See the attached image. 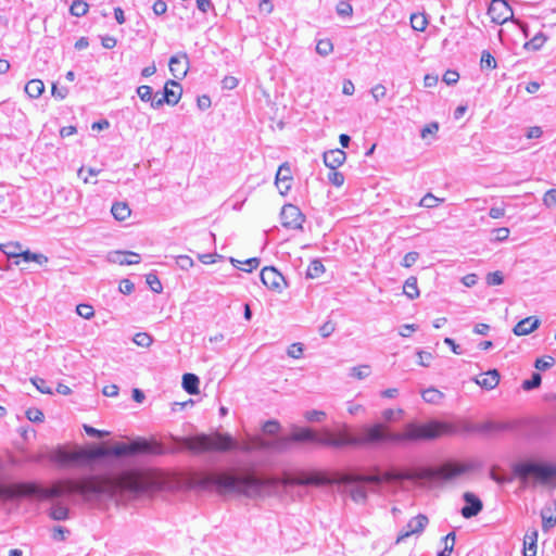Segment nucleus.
I'll return each mask as SVG.
<instances>
[{
	"label": "nucleus",
	"mask_w": 556,
	"mask_h": 556,
	"mask_svg": "<svg viewBox=\"0 0 556 556\" xmlns=\"http://www.w3.org/2000/svg\"><path fill=\"white\" fill-rule=\"evenodd\" d=\"M147 490L148 482L140 473L126 471L115 479L98 475L84 476L78 479H62L50 488H45L37 482L0 484V500L22 497L52 500L63 495H78L87 503H98L113 497L117 492L139 494Z\"/></svg>",
	"instance_id": "1"
},
{
	"label": "nucleus",
	"mask_w": 556,
	"mask_h": 556,
	"mask_svg": "<svg viewBox=\"0 0 556 556\" xmlns=\"http://www.w3.org/2000/svg\"><path fill=\"white\" fill-rule=\"evenodd\" d=\"M446 428L444 424L430 421L424 425L407 424L404 432H392L388 426L376 422L362 428L359 435H354L348 427L334 432L330 429L318 431V446L343 448L346 446H369L381 443H401L404 441L433 440Z\"/></svg>",
	"instance_id": "2"
},
{
	"label": "nucleus",
	"mask_w": 556,
	"mask_h": 556,
	"mask_svg": "<svg viewBox=\"0 0 556 556\" xmlns=\"http://www.w3.org/2000/svg\"><path fill=\"white\" fill-rule=\"evenodd\" d=\"M163 453V446L157 442L148 441L139 438L130 443H116L111 448L96 446L93 448H77L67 451L59 446L52 450L47 455L48 459L60 466H67L71 464H88L92 460L104 458L108 456H131L138 454H154L160 455Z\"/></svg>",
	"instance_id": "3"
},
{
	"label": "nucleus",
	"mask_w": 556,
	"mask_h": 556,
	"mask_svg": "<svg viewBox=\"0 0 556 556\" xmlns=\"http://www.w3.org/2000/svg\"><path fill=\"white\" fill-rule=\"evenodd\" d=\"M197 485L220 495L238 494L255 497L262 494L266 482L253 473L239 475L235 470L205 472L198 477Z\"/></svg>",
	"instance_id": "4"
},
{
	"label": "nucleus",
	"mask_w": 556,
	"mask_h": 556,
	"mask_svg": "<svg viewBox=\"0 0 556 556\" xmlns=\"http://www.w3.org/2000/svg\"><path fill=\"white\" fill-rule=\"evenodd\" d=\"M469 469V465L448 462L440 467H424L406 471L389 470L384 472V481H450L467 472Z\"/></svg>",
	"instance_id": "5"
},
{
	"label": "nucleus",
	"mask_w": 556,
	"mask_h": 556,
	"mask_svg": "<svg viewBox=\"0 0 556 556\" xmlns=\"http://www.w3.org/2000/svg\"><path fill=\"white\" fill-rule=\"evenodd\" d=\"M174 440L181 448L193 453L227 452L238 445L231 435L219 432L213 435L201 433L193 437L175 438Z\"/></svg>",
	"instance_id": "6"
},
{
	"label": "nucleus",
	"mask_w": 556,
	"mask_h": 556,
	"mask_svg": "<svg viewBox=\"0 0 556 556\" xmlns=\"http://www.w3.org/2000/svg\"><path fill=\"white\" fill-rule=\"evenodd\" d=\"M318 431L311 428H299L290 435L279 437L274 440L256 439L255 448L282 453L288 451L293 442H309L318 445Z\"/></svg>",
	"instance_id": "7"
},
{
	"label": "nucleus",
	"mask_w": 556,
	"mask_h": 556,
	"mask_svg": "<svg viewBox=\"0 0 556 556\" xmlns=\"http://www.w3.org/2000/svg\"><path fill=\"white\" fill-rule=\"evenodd\" d=\"M513 472L522 481H527L529 477H534L538 481L545 484L556 477V467L535 462H520L513 466Z\"/></svg>",
	"instance_id": "8"
},
{
	"label": "nucleus",
	"mask_w": 556,
	"mask_h": 556,
	"mask_svg": "<svg viewBox=\"0 0 556 556\" xmlns=\"http://www.w3.org/2000/svg\"><path fill=\"white\" fill-rule=\"evenodd\" d=\"M281 225L292 230H303L305 215L293 204H285L280 212Z\"/></svg>",
	"instance_id": "9"
},
{
	"label": "nucleus",
	"mask_w": 556,
	"mask_h": 556,
	"mask_svg": "<svg viewBox=\"0 0 556 556\" xmlns=\"http://www.w3.org/2000/svg\"><path fill=\"white\" fill-rule=\"evenodd\" d=\"M181 94H182L181 85L179 83H177L176 80L169 79L166 81V84L164 86L162 100H153L152 108L159 109L165 103L168 105H176L179 102Z\"/></svg>",
	"instance_id": "10"
},
{
	"label": "nucleus",
	"mask_w": 556,
	"mask_h": 556,
	"mask_svg": "<svg viewBox=\"0 0 556 556\" xmlns=\"http://www.w3.org/2000/svg\"><path fill=\"white\" fill-rule=\"evenodd\" d=\"M260 276L263 285L269 290L281 292L287 286L285 277L273 266L264 267Z\"/></svg>",
	"instance_id": "11"
},
{
	"label": "nucleus",
	"mask_w": 556,
	"mask_h": 556,
	"mask_svg": "<svg viewBox=\"0 0 556 556\" xmlns=\"http://www.w3.org/2000/svg\"><path fill=\"white\" fill-rule=\"evenodd\" d=\"M492 22L496 24H504L508 20L513 18V10L506 2V0H492L488 9Z\"/></svg>",
	"instance_id": "12"
},
{
	"label": "nucleus",
	"mask_w": 556,
	"mask_h": 556,
	"mask_svg": "<svg viewBox=\"0 0 556 556\" xmlns=\"http://www.w3.org/2000/svg\"><path fill=\"white\" fill-rule=\"evenodd\" d=\"M428 522L429 519L426 515L419 514L413 517L397 535L396 543L404 541L413 534H421Z\"/></svg>",
	"instance_id": "13"
},
{
	"label": "nucleus",
	"mask_w": 556,
	"mask_h": 556,
	"mask_svg": "<svg viewBox=\"0 0 556 556\" xmlns=\"http://www.w3.org/2000/svg\"><path fill=\"white\" fill-rule=\"evenodd\" d=\"M463 500L466 505L460 509V514L464 518L470 519L479 515L483 509L482 501L471 492H465Z\"/></svg>",
	"instance_id": "14"
},
{
	"label": "nucleus",
	"mask_w": 556,
	"mask_h": 556,
	"mask_svg": "<svg viewBox=\"0 0 556 556\" xmlns=\"http://www.w3.org/2000/svg\"><path fill=\"white\" fill-rule=\"evenodd\" d=\"M169 71L175 78L182 79L189 70V59L187 53H179L169 59Z\"/></svg>",
	"instance_id": "15"
},
{
	"label": "nucleus",
	"mask_w": 556,
	"mask_h": 556,
	"mask_svg": "<svg viewBox=\"0 0 556 556\" xmlns=\"http://www.w3.org/2000/svg\"><path fill=\"white\" fill-rule=\"evenodd\" d=\"M291 168L288 165V163H283L279 166L277 174H276V180L275 184L280 192V194L285 195L288 193V191L291 188Z\"/></svg>",
	"instance_id": "16"
},
{
	"label": "nucleus",
	"mask_w": 556,
	"mask_h": 556,
	"mask_svg": "<svg viewBox=\"0 0 556 556\" xmlns=\"http://www.w3.org/2000/svg\"><path fill=\"white\" fill-rule=\"evenodd\" d=\"M500 372L497 369H490L485 374L473 379V381L485 390H493L500 382Z\"/></svg>",
	"instance_id": "17"
},
{
	"label": "nucleus",
	"mask_w": 556,
	"mask_h": 556,
	"mask_svg": "<svg viewBox=\"0 0 556 556\" xmlns=\"http://www.w3.org/2000/svg\"><path fill=\"white\" fill-rule=\"evenodd\" d=\"M346 160V154L341 149L329 150L324 153V163L330 169H337Z\"/></svg>",
	"instance_id": "18"
},
{
	"label": "nucleus",
	"mask_w": 556,
	"mask_h": 556,
	"mask_svg": "<svg viewBox=\"0 0 556 556\" xmlns=\"http://www.w3.org/2000/svg\"><path fill=\"white\" fill-rule=\"evenodd\" d=\"M342 481L348 482H363V483H372L376 485L381 484L384 481V473H376V475H356L349 473L342 476Z\"/></svg>",
	"instance_id": "19"
},
{
	"label": "nucleus",
	"mask_w": 556,
	"mask_h": 556,
	"mask_svg": "<svg viewBox=\"0 0 556 556\" xmlns=\"http://www.w3.org/2000/svg\"><path fill=\"white\" fill-rule=\"evenodd\" d=\"M539 326L540 319L534 316H530L517 323L513 329V332L518 337L526 336L538 329Z\"/></svg>",
	"instance_id": "20"
},
{
	"label": "nucleus",
	"mask_w": 556,
	"mask_h": 556,
	"mask_svg": "<svg viewBox=\"0 0 556 556\" xmlns=\"http://www.w3.org/2000/svg\"><path fill=\"white\" fill-rule=\"evenodd\" d=\"M339 482L349 486L350 495L354 502L364 503L367 500V490L363 482L342 481V477L339 479Z\"/></svg>",
	"instance_id": "21"
},
{
	"label": "nucleus",
	"mask_w": 556,
	"mask_h": 556,
	"mask_svg": "<svg viewBox=\"0 0 556 556\" xmlns=\"http://www.w3.org/2000/svg\"><path fill=\"white\" fill-rule=\"evenodd\" d=\"M542 527L544 531L556 525V501L546 504L541 510Z\"/></svg>",
	"instance_id": "22"
},
{
	"label": "nucleus",
	"mask_w": 556,
	"mask_h": 556,
	"mask_svg": "<svg viewBox=\"0 0 556 556\" xmlns=\"http://www.w3.org/2000/svg\"><path fill=\"white\" fill-rule=\"evenodd\" d=\"M110 260L119 265H134V264H139L141 261V257L138 253H135V252L115 251L110 254Z\"/></svg>",
	"instance_id": "23"
},
{
	"label": "nucleus",
	"mask_w": 556,
	"mask_h": 556,
	"mask_svg": "<svg viewBox=\"0 0 556 556\" xmlns=\"http://www.w3.org/2000/svg\"><path fill=\"white\" fill-rule=\"evenodd\" d=\"M511 429L508 422L485 421L473 426L472 430L481 433L502 432Z\"/></svg>",
	"instance_id": "24"
},
{
	"label": "nucleus",
	"mask_w": 556,
	"mask_h": 556,
	"mask_svg": "<svg viewBox=\"0 0 556 556\" xmlns=\"http://www.w3.org/2000/svg\"><path fill=\"white\" fill-rule=\"evenodd\" d=\"M538 543V530L530 529L527 531L523 539V556H535Z\"/></svg>",
	"instance_id": "25"
},
{
	"label": "nucleus",
	"mask_w": 556,
	"mask_h": 556,
	"mask_svg": "<svg viewBox=\"0 0 556 556\" xmlns=\"http://www.w3.org/2000/svg\"><path fill=\"white\" fill-rule=\"evenodd\" d=\"M330 483L331 480L320 472L308 473L298 480V484L301 485H325Z\"/></svg>",
	"instance_id": "26"
},
{
	"label": "nucleus",
	"mask_w": 556,
	"mask_h": 556,
	"mask_svg": "<svg viewBox=\"0 0 556 556\" xmlns=\"http://www.w3.org/2000/svg\"><path fill=\"white\" fill-rule=\"evenodd\" d=\"M200 379L197 375L187 372L182 376V388L191 395L199 393Z\"/></svg>",
	"instance_id": "27"
},
{
	"label": "nucleus",
	"mask_w": 556,
	"mask_h": 556,
	"mask_svg": "<svg viewBox=\"0 0 556 556\" xmlns=\"http://www.w3.org/2000/svg\"><path fill=\"white\" fill-rule=\"evenodd\" d=\"M45 91V85L40 79H31L25 85V92L31 99L39 98Z\"/></svg>",
	"instance_id": "28"
},
{
	"label": "nucleus",
	"mask_w": 556,
	"mask_h": 556,
	"mask_svg": "<svg viewBox=\"0 0 556 556\" xmlns=\"http://www.w3.org/2000/svg\"><path fill=\"white\" fill-rule=\"evenodd\" d=\"M130 208L125 202H116L112 205L111 213L116 220H125L130 215Z\"/></svg>",
	"instance_id": "29"
},
{
	"label": "nucleus",
	"mask_w": 556,
	"mask_h": 556,
	"mask_svg": "<svg viewBox=\"0 0 556 556\" xmlns=\"http://www.w3.org/2000/svg\"><path fill=\"white\" fill-rule=\"evenodd\" d=\"M422 400L429 404H439L444 399V393L430 387L421 392Z\"/></svg>",
	"instance_id": "30"
},
{
	"label": "nucleus",
	"mask_w": 556,
	"mask_h": 556,
	"mask_svg": "<svg viewBox=\"0 0 556 556\" xmlns=\"http://www.w3.org/2000/svg\"><path fill=\"white\" fill-rule=\"evenodd\" d=\"M70 510L66 506L56 503L49 510V517L53 520L63 521L68 518Z\"/></svg>",
	"instance_id": "31"
},
{
	"label": "nucleus",
	"mask_w": 556,
	"mask_h": 556,
	"mask_svg": "<svg viewBox=\"0 0 556 556\" xmlns=\"http://www.w3.org/2000/svg\"><path fill=\"white\" fill-rule=\"evenodd\" d=\"M403 291H404V294L410 300L418 298L419 289L417 286V278L414 276L407 278L404 283Z\"/></svg>",
	"instance_id": "32"
},
{
	"label": "nucleus",
	"mask_w": 556,
	"mask_h": 556,
	"mask_svg": "<svg viewBox=\"0 0 556 556\" xmlns=\"http://www.w3.org/2000/svg\"><path fill=\"white\" fill-rule=\"evenodd\" d=\"M325 271V266L320 260H313L306 270V276L308 278H318Z\"/></svg>",
	"instance_id": "33"
},
{
	"label": "nucleus",
	"mask_w": 556,
	"mask_h": 556,
	"mask_svg": "<svg viewBox=\"0 0 556 556\" xmlns=\"http://www.w3.org/2000/svg\"><path fill=\"white\" fill-rule=\"evenodd\" d=\"M20 257L23 258L24 262H36L39 265H43L48 262V257L40 253H34L29 250L23 251L20 253Z\"/></svg>",
	"instance_id": "34"
},
{
	"label": "nucleus",
	"mask_w": 556,
	"mask_h": 556,
	"mask_svg": "<svg viewBox=\"0 0 556 556\" xmlns=\"http://www.w3.org/2000/svg\"><path fill=\"white\" fill-rule=\"evenodd\" d=\"M547 40V37L543 33H538L530 41L525 43L527 50L538 51Z\"/></svg>",
	"instance_id": "35"
},
{
	"label": "nucleus",
	"mask_w": 556,
	"mask_h": 556,
	"mask_svg": "<svg viewBox=\"0 0 556 556\" xmlns=\"http://www.w3.org/2000/svg\"><path fill=\"white\" fill-rule=\"evenodd\" d=\"M0 250L8 256V257H20V253L22 251V247L20 243H7L0 245Z\"/></svg>",
	"instance_id": "36"
},
{
	"label": "nucleus",
	"mask_w": 556,
	"mask_h": 556,
	"mask_svg": "<svg viewBox=\"0 0 556 556\" xmlns=\"http://www.w3.org/2000/svg\"><path fill=\"white\" fill-rule=\"evenodd\" d=\"M333 50V45L330 39H320L316 45V52L321 56L329 55Z\"/></svg>",
	"instance_id": "37"
},
{
	"label": "nucleus",
	"mask_w": 556,
	"mask_h": 556,
	"mask_svg": "<svg viewBox=\"0 0 556 556\" xmlns=\"http://www.w3.org/2000/svg\"><path fill=\"white\" fill-rule=\"evenodd\" d=\"M88 11V4L83 0L73 1L70 12L72 15L80 17L84 16Z\"/></svg>",
	"instance_id": "38"
},
{
	"label": "nucleus",
	"mask_w": 556,
	"mask_h": 556,
	"mask_svg": "<svg viewBox=\"0 0 556 556\" xmlns=\"http://www.w3.org/2000/svg\"><path fill=\"white\" fill-rule=\"evenodd\" d=\"M410 24L415 30L424 31L428 25V20L425 14H413Z\"/></svg>",
	"instance_id": "39"
},
{
	"label": "nucleus",
	"mask_w": 556,
	"mask_h": 556,
	"mask_svg": "<svg viewBox=\"0 0 556 556\" xmlns=\"http://www.w3.org/2000/svg\"><path fill=\"white\" fill-rule=\"evenodd\" d=\"M555 365V358L551 355H545L543 357L536 358L534 363V367L538 370L545 371L552 368Z\"/></svg>",
	"instance_id": "40"
},
{
	"label": "nucleus",
	"mask_w": 556,
	"mask_h": 556,
	"mask_svg": "<svg viewBox=\"0 0 556 556\" xmlns=\"http://www.w3.org/2000/svg\"><path fill=\"white\" fill-rule=\"evenodd\" d=\"M370 375V367L368 365H359L351 368L350 376L358 380H363Z\"/></svg>",
	"instance_id": "41"
},
{
	"label": "nucleus",
	"mask_w": 556,
	"mask_h": 556,
	"mask_svg": "<svg viewBox=\"0 0 556 556\" xmlns=\"http://www.w3.org/2000/svg\"><path fill=\"white\" fill-rule=\"evenodd\" d=\"M480 65L482 70H493L496 67V61L489 51L484 50L481 54Z\"/></svg>",
	"instance_id": "42"
},
{
	"label": "nucleus",
	"mask_w": 556,
	"mask_h": 556,
	"mask_svg": "<svg viewBox=\"0 0 556 556\" xmlns=\"http://www.w3.org/2000/svg\"><path fill=\"white\" fill-rule=\"evenodd\" d=\"M542 382V377L539 372H533L531 378L522 382V389L526 391L539 388Z\"/></svg>",
	"instance_id": "43"
},
{
	"label": "nucleus",
	"mask_w": 556,
	"mask_h": 556,
	"mask_svg": "<svg viewBox=\"0 0 556 556\" xmlns=\"http://www.w3.org/2000/svg\"><path fill=\"white\" fill-rule=\"evenodd\" d=\"M137 94L140 98V100L143 101V102H151L152 103V101L155 100V98H153L152 88L150 86H147V85L139 86L137 88Z\"/></svg>",
	"instance_id": "44"
},
{
	"label": "nucleus",
	"mask_w": 556,
	"mask_h": 556,
	"mask_svg": "<svg viewBox=\"0 0 556 556\" xmlns=\"http://www.w3.org/2000/svg\"><path fill=\"white\" fill-rule=\"evenodd\" d=\"M442 199L437 198L432 193H427L424 195L419 202V206L427 207V208H433L438 206L440 202H442Z\"/></svg>",
	"instance_id": "45"
},
{
	"label": "nucleus",
	"mask_w": 556,
	"mask_h": 556,
	"mask_svg": "<svg viewBox=\"0 0 556 556\" xmlns=\"http://www.w3.org/2000/svg\"><path fill=\"white\" fill-rule=\"evenodd\" d=\"M146 281L153 292L161 293L163 291L162 283L155 274H153V273L148 274L146 276Z\"/></svg>",
	"instance_id": "46"
},
{
	"label": "nucleus",
	"mask_w": 556,
	"mask_h": 556,
	"mask_svg": "<svg viewBox=\"0 0 556 556\" xmlns=\"http://www.w3.org/2000/svg\"><path fill=\"white\" fill-rule=\"evenodd\" d=\"M132 341L138 345V346H142V348H149L152 342H153V339L150 334H148L147 332H139L137 333Z\"/></svg>",
	"instance_id": "47"
},
{
	"label": "nucleus",
	"mask_w": 556,
	"mask_h": 556,
	"mask_svg": "<svg viewBox=\"0 0 556 556\" xmlns=\"http://www.w3.org/2000/svg\"><path fill=\"white\" fill-rule=\"evenodd\" d=\"M235 262L245 265L247 267H240V269H242L247 273H251L253 269H255L260 265V258H257V257H251L244 262H240L235 258H231V263L235 264Z\"/></svg>",
	"instance_id": "48"
},
{
	"label": "nucleus",
	"mask_w": 556,
	"mask_h": 556,
	"mask_svg": "<svg viewBox=\"0 0 556 556\" xmlns=\"http://www.w3.org/2000/svg\"><path fill=\"white\" fill-rule=\"evenodd\" d=\"M31 382L37 388V390L43 394H52L53 391L52 389L47 386V381L42 378H39V377H35V378H31Z\"/></svg>",
	"instance_id": "49"
},
{
	"label": "nucleus",
	"mask_w": 556,
	"mask_h": 556,
	"mask_svg": "<svg viewBox=\"0 0 556 556\" xmlns=\"http://www.w3.org/2000/svg\"><path fill=\"white\" fill-rule=\"evenodd\" d=\"M76 313L80 317H83L85 319H90L94 315L93 307L91 305H88V304H79V305H77L76 306Z\"/></svg>",
	"instance_id": "50"
},
{
	"label": "nucleus",
	"mask_w": 556,
	"mask_h": 556,
	"mask_svg": "<svg viewBox=\"0 0 556 556\" xmlns=\"http://www.w3.org/2000/svg\"><path fill=\"white\" fill-rule=\"evenodd\" d=\"M307 421L309 422H320L325 419L326 413L323 410H307L304 415Z\"/></svg>",
	"instance_id": "51"
},
{
	"label": "nucleus",
	"mask_w": 556,
	"mask_h": 556,
	"mask_svg": "<svg viewBox=\"0 0 556 556\" xmlns=\"http://www.w3.org/2000/svg\"><path fill=\"white\" fill-rule=\"evenodd\" d=\"M336 11L340 16H351L353 13V8L349 1H340L336 7Z\"/></svg>",
	"instance_id": "52"
},
{
	"label": "nucleus",
	"mask_w": 556,
	"mask_h": 556,
	"mask_svg": "<svg viewBox=\"0 0 556 556\" xmlns=\"http://www.w3.org/2000/svg\"><path fill=\"white\" fill-rule=\"evenodd\" d=\"M26 417L31 422H42L45 418L43 413L35 407L26 410Z\"/></svg>",
	"instance_id": "53"
},
{
	"label": "nucleus",
	"mask_w": 556,
	"mask_h": 556,
	"mask_svg": "<svg viewBox=\"0 0 556 556\" xmlns=\"http://www.w3.org/2000/svg\"><path fill=\"white\" fill-rule=\"evenodd\" d=\"M503 281H504V276L498 270L489 273L486 276V283L489 286H500L503 283Z\"/></svg>",
	"instance_id": "54"
},
{
	"label": "nucleus",
	"mask_w": 556,
	"mask_h": 556,
	"mask_svg": "<svg viewBox=\"0 0 556 556\" xmlns=\"http://www.w3.org/2000/svg\"><path fill=\"white\" fill-rule=\"evenodd\" d=\"M328 180L336 187H341L344 184V175L336 169H331L328 174Z\"/></svg>",
	"instance_id": "55"
},
{
	"label": "nucleus",
	"mask_w": 556,
	"mask_h": 556,
	"mask_svg": "<svg viewBox=\"0 0 556 556\" xmlns=\"http://www.w3.org/2000/svg\"><path fill=\"white\" fill-rule=\"evenodd\" d=\"M67 534H70V530L64 527L56 526L52 529V539L54 541H65Z\"/></svg>",
	"instance_id": "56"
},
{
	"label": "nucleus",
	"mask_w": 556,
	"mask_h": 556,
	"mask_svg": "<svg viewBox=\"0 0 556 556\" xmlns=\"http://www.w3.org/2000/svg\"><path fill=\"white\" fill-rule=\"evenodd\" d=\"M303 344L302 343H292L288 350H287V354L288 356L292 357V358H300L302 357L303 355Z\"/></svg>",
	"instance_id": "57"
},
{
	"label": "nucleus",
	"mask_w": 556,
	"mask_h": 556,
	"mask_svg": "<svg viewBox=\"0 0 556 556\" xmlns=\"http://www.w3.org/2000/svg\"><path fill=\"white\" fill-rule=\"evenodd\" d=\"M176 264L182 270H188L193 266V260L188 255H179L176 257Z\"/></svg>",
	"instance_id": "58"
},
{
	"label": "nucleus",
	"mask_w": 556,
	"mask_h": 556,
	"mask_svg": "<svg viewBox=\"0 0 556 556\" xmlns=\"http://www.w3.org/2000/svg\"><path fill=\"white\" fill-rule=\"evenodd\" d=\"M418 258H419V253L412 251L404 255L401 264L403 267L408 268V267H412L418 261Z\"/></svg>",
	"instance_id": "59"
},
{
	"label": "nucleus",
	"mask_w": 556,
	"mask_h": 556,
	"mask_svg": "<svg viewBox=\"0 0 556 556\" xmlns=\"http://www.w3.org/2000/svg\"><path fill=\"white\" fill-rule=\"evenodd\" d=\"M543 203L547 207L556 206V189H549L545 192Z\"/></svg>",
	"instance_id": "60"
},
{
	"label": "nucleus",
	"mask_w": 556,
	"mask_h": 556,
	"mask_svg": "<svg viewBox=\"0 0 556 556\" xmlns=\"http://www.w3.org/2000/svg\"><path fill=\"white\" fill-rule=\"evenodd\" d=\"M416 354L418 356V365L422 367H429L430 361L432 359V354L422 350H418Z\"/></svg>",
	"instance_id": "61"
},
{
	"label": "nucleus",
	"mask_w": 556,
	"mask_h": 556,
	"mask_svg": "<svg viewBox=\"0 0 556 556\" xmlns=\"http://www.w3.org/2000/svg\"><path fill=\"white\" fill-rule=\"evenodd\" d=\"M279 429H280V424L277 420H268L263 426V431L266 434H270V435L277 433L279 431Z\"/></svg>",
	"instance_id": "62"
},
{
	"label": "nucleus",
	"mask_w": 556,
	"mask_h": 556,
	"mask_svg": "<svg viewBox=\"0 0 556 556\" xmlns=\"http://www.w3.org/2000/svg\"><path fill=\"white\" fill-rule=\"evenodd\" d=\"M459 74L456 71L447 70L443 75V81L451 86L458 81Z\"/></svg>",
	"instance_id": "63"
},
{
	"label": "nucleus",
	"mask_w": 556,
	"mask_h": 556,
	"mask_svg": "<svg viewBox=\"0 0 556 556\" xmlns=\"http://www.w3.org/2000/svg\"><path fill=\"white\" fill-rule=\"evenodd\" d=\"M418 330V326L416 324H405L400 327L399 334L403 338L410 337L412 332H415Z\"/></svg>",
	"instance_id": "64"
}]
</instances>
